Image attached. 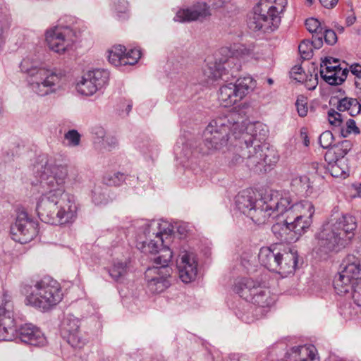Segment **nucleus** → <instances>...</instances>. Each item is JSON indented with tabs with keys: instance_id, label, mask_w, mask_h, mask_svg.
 Segmentation results:
<instances>
[{
	"instance_id": "nucleus-1",
	"label": "nucleus",
	"mask_w": 361,
	"mask_h": 361,
	"mask_svg": "<svg viewBox=\"0 0 361 361\" xmlns=\"http://www.w3.org/2000/svg\"><path fill=\"white\" fill-rule=\"evenodd\" d=\"M239 114L231 112L224 117L212 120L202 134L200 152L213 154L221 150L228 142L235 148L231 164L236 165L245 161L250 169L259 166H271L279 160L276 151L264 142L269 134L268 127L261 123L249 124L244 131Z\"/></svg>"
},
{
	"instance_id": "nucleus-2",
	"label": "nucleus",
	"mask_w": 361,
	"mask_h": 361,
	"mask_svg": "<svg viewBox=\"0 0 361 361\" xmlns=\"http://www.w3.org/2000/svg\"><path fill=\"white\" fill-rule=\"evenodd\" d=\"M37 182L41 192L36 205L40 220L55 226L73 224L77 218L78 205L73 195L66 192L64 183L68 177L67 167L55 165L45 160L35 166Z\"/></svg>"
},
{
	"instance_id": "nucleus-3",
	"label": "nucleus",
	"mask_w": 361,
	"mask_h": 361,
	"mask_svg": "<svg viewBox=\"0 0 361 361\" xmlns=\"http://www.w3.org/2000/svg\"><path fill=\"white\" fill-rule=\"evenodd\" d=\"M172 232L173 229L166 221L152 220L143 222L140 226L137 247L145 254H158L154 259L156 266L149 267L145 273L147 288L152 293H162L171 285L172 269L169 263L173 252L164 243L171 238Z\"/></svg>"
},
{
	"instance_id": "nucleus-4",
	"label": "nucleus",
	"mask_w": 361,
	"mask_h": 361,
	"mask_svg": "<svg viewBox=\"0 0 361 361\" xmlns=\"http://www.w3.org/2000/svg\"><path fill=\"white\" fill-rule=\"evenodd\" d=\"M357 228L355 216L350 214L331 216L316 235L314 251L320 257L337 253L352 240Z\"/></svg>"
},
{
	"instance_id": "nucleus-5",
	"label": "nucleus",
	"mask_w": 361,
	"mask_h": 361,
	"mask_svg": "<svg viewBox=\"0 0 361 361\" xmlns=\"http://www.w3.org/2000/svg\"><path fill=\"white\" fill-rule=\"evenodd\" d=\"M20 68L27 75V80L30 90L40 97L55 93L65 76L64 71L40 67L38 61L29 57L23 59Z\"/></svg>"
},
{
	"instance_id": "nucleus-6",
	"label": "nucleus",
	"mask_w": 361,
	"mask_h": 361,
	"mask_svg": "<svg viewBox=\"0 0 361 361\" xmlns=\"http://www.w3.org/2000/svg\"><path fill=\"white\" fill-rule=\"evenodd\" d=\"M21 292L26 295V302L42 312H47L58 305L63 298L60 284L51 277H44L33 286L21 285Z\"/></svg>"
},
{
	"instance_id": "nucleus-7",
	"label": "nucleus",
	"mask_w": 361,
	"mask_h": 361,
	"mask_svg": "<svg viewBox=\"0 0 361 361\" xmlns=\"http://www.w3.org/2000/svg\"><path fill=\"white\" fill-rule=\"evenodd\" d=\"M287 6V0H259L253 8L248 26L253 31L264 32L276 29Z\"/></svg>"
},
{
	"instance_id": "nucleus-8",
	"label": "nucleus",
	"mask_w": 361,
	"mask_h": 361,
	"mask_svg": "<svg viewBox=\"0 0 361 361\" xmlns=\"http://www.w3.org/2000/svg\"><path fill=\"white\" fill-rule=\"evenodd\" d=\"M258 258L262 266L283 277L293 274L298 267V253L293 250L281 251L276 247H263L259 250Z\"/></svg>"
},
{
	"instance_id": "nucleus-9",
	"label": "nucleus",
	"mask_w": 361,
	"mask_h": 361,
	"mask_svg": "<svg viewBox=\"0 0 361 361\" xmlns=\"http://www.w3.org/2000/svg\"><path fill=\"white\" fill-rule=\"evenodd\" d=\"M288 200L281 199L278 191H270L255 202V204L247 216L257 224H264L276 218V209H284Z\"/></svg>"
},
{
	"instance_id": "nucleus-10",
	"label": "nucleus",
	"mask_w": 361,
	"mask_h": 361,
	"mask_svg": "<svg viewBox=\"0 0 361 361\" xmlns=\"http://www.w3.org/2000/svg\"><path fill=\"white\" fill-rule=\"evenodd\" d=\"M341 271L334 277V287L338 295L353 290L358 275L361 272L360 260L353 255H348L342 262Z\"/></svg>"
},
{
	"instance_id": "nucleus-11",
	"label": "nucleus",
	"mask_w": 361,
	"mask_h": 361,
	"mask_svg": "<svg viewBox=\"0 0 361 361\" xmlns=\"http://www.w3.org/2000/svg\"><path fill=\"white\" fill-rule=\"evenodd\" d=\"M250 76L238 78L235 82H228L219 88L218 100L221 106L230 107L242 100L255 87Z\"/></svg>"
},
{
	"instance_id": "nucleus-12",
	"label": "nucleus",
	"mask_w": 361,
	"mask_h": 361,
	"mask_svg": "<svg viewBox=\"0 0 361 361\" xmlns=\"http://www.w3.org/2000/svg\"><path fill=\"white\" fill-rule=\"evenodd\" d=\"M75 32L71 24L64 25L63 20L46 32V42L49 48L54 52L62 54L71 48L75 42Z\"/></svg>"
},
{
	"instance_id": "nucleus-13",
	"label": "nucleus",
	"mask_w": 361,
	"mask_h": 361,
	"mask_svg": "<svg viewBox=\"0 0 361 361\" xmlns=\"http://www.w3.org/2000/svg\"><path fill=\"white\" fill-rule=\"evenodd\" d=\"M240 67L239 60L234 57H230L223 61L219 60V62L217 59H215V61H208L203 68L204 81L209 84L219 78L227 80L229 78L228 75L235 78Z\"/></svg>"
},
{
	"instance_id": "nucleus-14",
	"label": "nucleus",
	"mask_w": 361,
	"mask_h": 361,
	"mask_svg": "<svg viewBox=\"0 0 361 361\" xmlns=\"http://www.w3.org/2000/svg\"><path fill=\"white\" fill-rule=\"evenodd\" d=\"M13 305L11 295L8 291L3 293L2 305H0V340L12 341L15 337L16 327L13 317Z\"/></svg>"
},
{
	"instance_id": "nucleus-15",
	"label": "nucleus",
	"mask_w": 361,
	"mask_h": 361,
	"mask_svg": "<svg viewBox=\"0 0 361 361\" xmlns=\"http://www.w3.org/2000/svg\"><path fill=\"white\" fill-rule=\"evenodd\" d=\"M37 227L38 224L30 219L25 212H20L11 227L13 239L21 244L27 243L37 235Z\"/></svg>"
},
{
	"instance_id": "nucleus-16",
	"label": "nucleus",
	"mask_w": 361,
	"mask_h": 361,
	"mask_svg": "<svg viewBox=\"0 0 361 361\" xmlns=\"http://www.w3.org/2000/svg\"><path fill=\"white\" fill-rule=\"evenodd\" d=\"M296 209H303L301 214L297 215L295 221L289 226L293 231V237H297V241L304 234L312 224V217L314 213V207L311 202L302 201L294 207Z\"/></svg>"
},
{
	"instance_id": "nucleus-17",
	"label": "nucleus",
	"mask_w": 361,
	"mask_h": 361,
	"mask_svg": "<svg viewBox=\"0 0 361 361\" xmlns=\"http://www.w3.org/2000/svg\"><path fill=\"white\" fill-rule=\"evenodd\" d=\"M79 329L80 321L73 315H67L62 322V336L68 344L75 348H82L87 341L86 338L81 335Z\"/></svg>"
},
{
	"instance_id": "nucleus-18",
	"label": "nucleus",
	"mask_w": 361,
	"mask_h": 361,
	"mask_svg": "<svg viewBox=\"0 0 361 361\" xmlns=\"http://www.w3.org/2000/svg\"><path fill=\"white\" fill-rule=\"evenodd\" d=\"M212 15L210 6L205 2H197L191 6L180 9L174 17V20L180 23L195 20L202 21Z\"/></svg>"
},
{
	"instance_id": "nucleus-19",
	"label": "nucleus",
	"mask_w": 361,
	"mask_h": 361,
	"mask_svg": "<svg viewBox=\"0 0 361 361\" xmlns=\"http://www.w3.org/2000/svg\"><path fill=\"white\" fill-rule=\"evenodd\" d=\"M15 338H18L22 342L35 345L43 346L47 343L44 334L37 326L32 324H25L16 329Z\"/></svg>"
},
{
	"instance_id": "nucleus-20",
	"label": "nucleus",
	"mask_w": 361,
	"mask_h": 361,
	"mask_svg": "<svg viewBox=\"0 0 361 361\" xmlns=\"http://www.w3.org/2000/svg\"><path fill=\"white\" fill-rule=\"evenodd\" d=\"M179 277L183 283L195 279L197 274V262L193 253L183 252L177 260Z\"/></svg>"
},
{
	"instance_id": "nucleus-21",
	"label": "nucleus",
	"mask_w": 361,
	"mask_h": 361,
	"mask_svg": "<svg viewBox=\"0 0 361 361\" xmlns=\"http://www.w3.org/2000/svg\"><path fill=\"white\" fill-rule=\"evenodd\" d=\"M317 350L314 345L294 346L287 352L289 361H318Z\"/></svg>"
},
{
	"instance_id": "nucleus-22",
	"label": "nucleus",
	"mask_w": 361,
	"mask_h": 361,
	"mask_svg": "<svg viewBox=\"0 0 361 361\" xmlns=\"http://www.w3.org/2000/svg\"><path fill=\"white\" fill-rule=\"evenodd\" d=\"M352 147L353 144L350 140H344L329 149L324 155V159L326 162L345 160L344 157L350 151Z\"/></svg>"
},
{
	"instance_id": "nucleus-23",
	"label": "nucleus",
	"mask_w": 361,
	"mask_h": 361,
	"mask_svg": "<svg viewBox=\"0 0 361 361\" xmlns=\"http://www.w3.org/2000/svg\"><path fill=\"white\" fill-rule=\"evenodd\" d=\"M259 283L254 281L252 279L244 278L238 281L235 286V292L247 302L252 300V295L254 294Z\"/></svg>"
},
{
	"instance_id": "nucleus-24",
	"label": "nucleus",
	"mask_w": 361,
	"mask_h": 361,
	"mask_svg": "<svg viewBox=\"0 0 361 361\" xmlns=\"http://www.w3.org/2000/svg\"><path fill=\"white\" fill-rule=\"evenodd\" d=\"M275 300L276 297L271 293L269 289L266 287H262L259 284L252 295V300L250 302L262 307H268L273 305Z\"/></svg>"
},
{
	"instance_id": "nucleus-25",
	"label": "nucleus",
	"mask_w": 361,
	"mask_h": 361,
	"mask_svg": "<svg viewBox=\"0 0 361 361\" xmlns=\"http://www.w3.org/2000/svg\"><path fill=\"white\" fill-rule=\"evenodd\" d=\"M135 147L147 159H154L158 157L159 147L157 142L148 137L136 141Z\"/></svg>"
},
{
	"instance_id": "nucleus-26",
	"label": "nucleus",
	"mask_w": 361,
	"mask_h": 361,
	"mask_svg": "<svg viewBox=\"0 0 361 361\" xmlns=\"http://www.w3.org/2000/svg\"><path fill=\"white\" fill-rule=\"evenodd\" d=\"M257 200L253 197V192L243 190L235 197V205L237 209L243 214L247 216L252 209Z\"/></svg>"
},
{
	"instance_id": "nucleus-27",
	"label": "nucleus",
	"mask_w": 361,
	"mask_h": 361,
	"mask_svg": "<svg viewBox=\"0 0 361 361\" xmlns=\"http://www.w3.org/2000/svg\"><path fill=\"white\" fill-rule=\"evenodd\" d=\"M271 231L276 238L282 242H295L297 238L295 236L293 237V231H291L290 226L282 220L274 224L271 227Z\"/></svg>"
},
{
	"instance_id": "nucleus-28",
	"label": "nucleus",
	"mask_w": 361,
	"mask_h": 361,
	"mask_svg": "<svg viewBox=\"0 0 361 361\" xmlns=\"http://www.w3.org/2000/svg\"><path fill=\"white\" fill-rule=\"evenodd\" d=\"M337 110L340 112L347 111L351 116H355L361 111V104L356 99L344 97L338 100Z\"/></svg>"
},
{
	"instance_id": "nucleus-29",
	"label": "nucleus",
	"mask_w": 361,
	"mask_h": 361,
	"mask_svg": "<svg viewBox=\"0 0 361 361\" xmlns=\"http://www.w3.org/2000/svg\"><path fill=\"white\" fill-rule=\"evenodd\" d=\"M322 45V40L317 36L312 41L308 39L303 40L298 46V51L301 58L304 60L310 59L312 56L313 48L319 49Z\"/></svg>"
},
{
	"instance_id": "nucleus-30",
	"label": "nucleus",
	"mask_w": 361,
	"mask_h": 361,
	"mask_svg": "<svg viewBox=\"0 0 361 361\" xmlns=\"http://www.w3.org/2000/svg\"><path fill=\"white\" fill-rule=\"evenodd\" d=\"M281 199H286L288 200V204L287 206H285L284 209H276V217L279 219L281 217L283 218L282 221L290 226V224L295 221V218L298 215L295 214V212L296 211L301 212L303 211V209H296L293 208L297 205L298 203L291 204L290 199L288 196L282 197L281 195Z\"/></svg>"
},
{
	"instance_id": "nucleus-31",
	"label": "nucleus",
	"mask_w": 361,
	"mask_h": 361,
	"mask_svg": "<svg viewBox=\"0 0 361 361\" xmlns=\"http://www.w3.org/2000/svg\"><path fill=\"white\" fill-rule=\"evenodd\" d=\"M87 74L91 78L94 85H97V90H99L105 87L109 80V73L104 69H94L89 71Z\"/></svg>"
},
{
	"instance_id": "nucleus-32",
	"label": "nucleus",
	"mask_w": 361,
	"mask_h": 361,
	"mask_svg": "<svg viewBox=\"0 0 361 361\" xmlns=\"http://www.w3.org/2000/svg\"><path fill=\"white\" fill-rule=\"evenodd\" d=\"M76 90L78 93L85 96L93 95L97 91H98L97 85H94L91 78L88 76L87 73L77 83Z\"/></svg>"
},
{
	"instance_id": "nucleus-33",
	"label": "nucleus",
	"mask_w": 361,
	"mask_h": 361,
	"mask_svg": "<svg viewBox=\"0 0 361 361\" xmlns=\"http://www.w3.org/2000/svg\"><path fill=\"white\" fill-rule=\"evenodd\" d=\"M346 160H335L328 163V169L333 177L345 178L349 172Z\"/></svg>"
},
{
	"instance_id": "nucleus-34",
	"label": "nucleus",
	"mask_w": 361,
	"mask_h": 361,
	"mask_svg": "<svg viewBox=\"0 0 361 361\" xmlns=\"http://www.w3.org/2000/svg\"><path fill=\"white\" fill-rule=\"evenodd\" d=\"M126 48L121 44L115 45L109 51L108 60L115 66H124L123 56Z\"/></svg>"
},
{
	"instance_id": "nucleus-35",
	"label": "nucleus",
	"mask_w": 361,
	"mask_h": 361,
	"mask_svg": "<svg viewBox=\"0 0 361 361\" xmlns=\"http://www.w3.org/2000/svg\"><path fill=\"white\" fill-rule=\"evenodd\" d=\"M110 276L116 281L123 278L127 273V264L121 261L114 262L112 266L107 269Z\"/></svg>"
},
{
	"instance_id": "nucleus-36",
	"label": "nucleus",
	"mask_w": 361,
	"mask_h": 361,
	"mask_svg": "<svg viewBox=\"0 0 361 361\" xmlns=\"http://www.w3.org/2000/svg\"><path fill=\"white\" fill-rule=\"evenodd\" d=\"M107 189L101 185H94L92 190V202L97 205L105 204L109 202Z\"/></svg>"
},
{
	"instance_id": "nucleus-37",
	"label": "nucleus",
	"mask_w": 361,
	"mask_h": 361,
	"mask_svg": "<svg viewBox=\"0 0 361 361\" xmlns=\"http://www.w3.org/2000/svg\"><path fill=\"white\" fill-rule=\"evenodd\" d=\"M305 26L307 30L312 34V39L319 37L322 40V30L324 25L322 24L317 18H310L306 20Z\"/></svg>"
},
{
	"instance_id": "nucleus-38",
	"label": "nucleus",
	"mask_w": 361,
	"mask_h": 361,
	"mask_svg": "<svg viewBox=\"0 0 361 361\" xmlns=\"http://www.w3.org/2000/svg\"><path fill=\"white\" fill-rule=\"evenodd\" d=\"M126 179V175L121 172L109 173L103 178V182L108 186H120Z\"/></svg>"
},
{
	"instance_id": "nucleus-39",
	"label": "nucleus",
	"mask_w": 361,
	"mask_h": 361,
	"mask_svg": "<svg viewBox=\"0 0 361 361\" xmlns=\"http://www.w3.org/2000/svg\"><path fill=\"white\" fill-rule=\"evenodd\" d=\"M335 70H329L320 68V75L325 82L331 85H338L343 82V79L339 77H335L336 73Z\"/></svg>"
},
{
	"instance_id": "nucleus-40",
	"label": "nucleus",
	"mask_w": 361,
	"mask_h": 361,
	"mask_svg": "<svg viewBox=\"0 0 361 361\" xmlns=\"http://www.w3.org/2000/svg\"><path fill=\"white\" fill-rule=\"evenodd\" d=\"M294 185H299L302 191H305L307 195H311L314 192L313 182L306 176H300L294 180Z\"/></svg>"
},
{
	"instance_id": "nucleus-41",
	"label": "nucleus",
	"mask_w": 361,
	"mask_h": 361,
	"mask_svg": "<svg viewBox=\"0 0 361 361\" xmlns=\"http://www.w3.org/2000/svg\"><path fill=\"white\" fill-rule=\"evenodd\" d=\"M97 133L101 135L102 145L106 149L110 151L117 146V139L114 136L105 135L102 128L99 129Z\"/></svg>"
},
{
	"instance_id": "nucleus-42",
	"label": "nucleus",
	"mask_w": 361,
	"mask_h": 361,
	"mask_svg": "<svg viewBox=\"0 0 361 361\" xmlns=\"http://www.w3.org/2000/svg\"><path fill=\"white\" fill-rule=\"evenodd\" d=\"M141 57L140 50L137 49H130L128 51H126L123 56L124 66L126 65H134Z\"/></svg>"
},
{
	"instance_id": "nucleus-43",
	"label": "nucleus",
	"mask_w": 361,
	"mask_h": 361,
	"mask_svg": "<svg viewBox=\"0 0 361 361\" xmlns=\"http://www.w3.org/2000/svg\"><path fill=\"white\" fill-rule=\"evenodd\" d=\"M80 135L76 130H70L64 135V138L68 142V145L76 147L80 145Z\"/></svg>"
},
{
	"instance_id": "nucleus-44",
	"label": "nucleus",
	"mask_w": 361,
	"mask_h": 361,
	"mask_svg": "<svg viewBox=\"0 0 361 361\" xmlns=\"http://www.w3.org/2000/svg\"><path fill=\"white\" fill-rule=\"evenodd\" d=\"M334 137L333 133L329 130L323 132L319 137V143L324 149L330 147L334 142Z\"/></svg>"
},
{
	"instance_id": "nucleus-45",
	"label": "nucleus",
	"mask_w": 361,
	"mask_h": 361,
	"mask_svg": "<svg viewBox=\"0 0 361 361\" xmlns=\"http://www.w3.org/2000/svg\"><path fill=\"white\" fill-rule=\"evenodd\" d=\"M295 106L298 114L300 116L304 117L307 115L308 111L307 99L305 97L300 95L298 97L295 102Z\"/></svg>"
},
{
	"instance_id": "nucleus-46",
	"label": "nucleus",
	"mask_w": 361,
	"mask_h": 361,
	"mask_svg": "<svg viewBox=\"0 0 361 361\" xmlns=\"http://www.w3.org/2000/svg\"><path fill=\"white\" fill-rule=\"evenodd\" d=\"M322 39H324L325 42L329 45H333L337 42V35L336 32L331 29H327L324 26L322 30Z\"/></svg>"
},
{
	"instance_id": "nucleus-47",
	"label": "nucleus",
	"mask_w": 361,
	"mask_h": 361,
	"mask_svg": "<svg viewBox=\"0 0 361 361\" xmlns=\"http://www.w3.org/2000/svg\"><path fill=\"white\" fill-rule=\"evenodd\" d=\"M329 123L335 126H340L343 123V116L340 111L331 109L328 112Z\"/></svg>"
},
{
	"instance_id": "nucleus-48",
	"label": "nucleus",
	"mask_w": 361,
	"mask_h": 361,
	"mask_svg": "<svg viewBox=\"0 0 361 361\" xmlns=\"http://www.w3.org/2000/svg\"><path fill=\"white\" fill-rule=\"evenodd\" d=\"M339 66L338 59L332 57H326L320 65V68L334 71H336Z\"/></svg>"
},
{
	"instance_id": "nucleus-49",
	"label": "nucleus",
	"mask_w": 361,
	"mask_h": 361,
	"mask_svg": "<svg viewBox=\"0 0 361 361\" xmlns=\"http://www.w3.org/2000/svg\"><path fill=\"white\" fill-rule=\"evenodd\" d=\"M353 299L354 302L361 307V278L357 280L353 290Z\"/></svg>"
},
{
	"instance_id": "nucleus-50",
	"label": "nucleus",
	"mask_w": 361,
	"mask_h": 361,
	"mask_svg": "<svg viewBox=\"0 0 361 361\" xmlns=\"http://www.w3.org/2000/svg\"><path fill=\"white\" fill-rule=\"evenodd\" d=\"M347 128L345 130H341V135L343 137H345L348 134L353 133L355 135L360 133L359 128L356 126L355 121L353 119H348L346 122Z\"/></svg>"
},
{
	"instance_id": "nucleus-51",
	"label": "nucleus",
	"mask_w": 361,
	"mask_h": 361,
	"mask_svg": "<svg viewBox=\"0 0 361 361\" xmlns=\"http://www.w3.org/2000/svg\"><path fill=\"white\" fill-rule=\"evenodd\" d=\"M128 3L126 0H113L114 9L118 13H126L128 11Z\"/></svg>"
},
{
	"instance_id": "nucleus-52",
	"label": "nucleus",
	"mask_w": 361,
	"mask_h": 361,
	"mask_svg": "<svg viewBox=\"0 0 361 361\" xmlns=\"http://www.w3.org/2000/svg\"><path fill=\"white\" fill-rule=\"evenodd\" d=\"M302 72H303V69L300 66H295L291 70V74H292L293 77H294V78L299 82H301L304 80V78L302 77Z\"/></svg>"
},
{
	"instance_id": "nucleus-53",
	"label": "nucleus",
	"mask_w": 361,
	"mask_h": 361,
	"mask_svg": "<svg viewBox=\"0 0 361 361\" xmlns=\"http://www.w3.org/2000/svg\"><path fill=\"white\" fill-rule=\"evenodd\" d=\"M335 73L336 75L335 77H339L340 78L343 79V82L345 81V80L347 78V75L348 74V69L347 68H341V66L336 70Z\"/></svg>"
},
{
	"instance_id": "nucleus-54",
	"label": "nucleus",
	"mask_w": 361,
	"mask_h": 361,
	"mask_svg": "<svg viewBox=\"0 0 361 361\" xmlns=\"http://www.w3.org/2000/svg\"><path fill=\"white\" fill-rule=\"evenodd\" d=\"M320 4L326 8H334L338 4V0H319Z\"/></svg>"
},
{
	"instance_id": "nucleus-55",
	"label": "nucleus",
	"mask_w": 361,
	"mask_h": 361,
	"mask_svg": "<svg viewBox=\"0 0 361 361\" xmlns=\"http://www.w3.org/2000/svg\"><path fill=\"white\" fill-rule=\"evenodd\" d=\"M300 138L302 140L305 146L307 147L310 145V140L307 135V129L302 128L300 129Z\"/></svg>"
},
{
	"instance_id": "nucleus-56",
	"label": "nucleus",
	"mask_w": 361,
	"mask_h": 361,
	"mask_svg": "<svg viewBox=\"0 0 361 361\" xmlns=\"http://www.w3.org/2000/svg\"><path fill=\"white\" fill-rule=\"evenodd\" d=\"M351 73L355 75V78L361 76V66L359 64H354L350 66Z\"/></svg>"
},
{
	"instance_id": "nucleus-57",
	"label": "nucleus",
	"mask_w": 361,
	"mask_h": 361,
	"mask_svg": "<svg viewBox=\"0 0 361 361\" xmlns=\"http://www.w3.org/2000/svg\"><path fill=\"white\" fill-rule=\"evenodd\" d=\"M356 21V16L355 13L353 12L350 15H348L345 18V25L349 27L353 25Z\"/></svg>"
},
{
	"instance_id": "nucleus-58",
	"label": "nucleus",
	"mask_w": 361,
	"mask_h": 361,
	"mask_svg": "<svg viewBox=\"0 0 361 361\" xmlns=\"http://www.w3.org/2000/svg\"><path fill=\"white\" fill-rule=\"evenodd\" d=\"M355 85L357 88L361 90V75L355 78Z\"/></svg>"
},
{
	"instance_id": "nucleus-59",
	"label": "nucleus",
	"mask_w": 361,
	"mask_h": 361,
	"mask_svg": "<svg viewBox=\"0 0 361 361\" xmlns=\"http://www.w3.org/2000/svg\"><path fill=\"white\" fill-rule=\"evenodd\" d=\"M222 4H223V1H221V0H219L217 3H214V4H212V6H213L214 7L217 8V7H221V6H222Z\"/></svg>"
},
{
	"instance_id": "nucleus-60",
	"label": "nucleus",
	"mask_w": 361,
	"mask_h": 361,
	"mask_svg": "<svg viewBox=\"0 0 361 361\" xmlns=\"http://www.w3.org/2000/svg\"><path fill=\"white\" fill-rule=\"evenodd\" d=\"M357 195L360 197H361V184L357 188Z\"/></svg>"
},
{
	"instance_id": "nucleus-61",
	"label": "nucleus",
	"mask_w": 361,
	"mask_h": 361,
	"mask_svg": "<svg viewBox=\"0 0 361 361\" xmlns=\"http://www.w3.org/2000/svg\"><path fill=\"white\" fill-rule=\"evenodd\" d=\"M312 167H313V169H315V170H316V172H317V170H318V169H319V164H318L314 163V164H312Z\"/></svg>"
},
{
	"instance_id": "nucleus-62",
	"label": "nucleus",
	"mask_w": 361,
	"mask_h": 361,
	"mask_svg": "<svg viewBox=\"0 0 361 361\" xmlns=\"http://www.w3.org/2000/svg\"><path fill=\"white\" fill-rule=\"evenodd\" d=\"M2 114H3L2 102L0 99V116L2 115Z\"/></svg>"
},
{
	"instance_id": "nucleus-63",
	"label": "nucleus",
	"mask_w": 361,
	"mask_h": 361,
	"mask_svg": "<svg viewBox=\"0 0 361 361\" xmlns=\"http://www.w3.org/2000/svg\"><path fill=\"white\" fill-rule=\"evenodd\" d=\"M273 82H274V81H273V80H272V79H271V78H269V79H268V82H269V84H272V83H273Z\"/></svg>"
},
{
	"instance_id": "nucleus-64",
	"label": "nucleus",
	"mask_w": 361,
	"mask_h": 361,
	"mask_svg": "<svg viewBox=\"0 0 361 361\" xmlns=\"http://www.w3.org/2000/svg\"><path fill=\"white\" fill-rule=\"evenodd\" d=\"M307 1H308L310 4H312L313 0H307Z\"/></svg>"
}]
</instances>
